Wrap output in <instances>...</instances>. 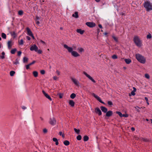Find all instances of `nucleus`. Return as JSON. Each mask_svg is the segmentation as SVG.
I'll return each mask as SVG.
<instances>
[{
  "instance_id": "obj_36",
  "label": "nucleus",
  "mask_w": 152,
  "mask_h": 152,
  "mask_svg": "<svg viewBox=\"0 0 152 152\" xmlns=\"http://www.w3.org/2000/svg\"><path fill=\"white\" fill-rule=\"evenodd\" d=\"M142 140L145 142H149L150 141V139H148L147 138H142Z\"/></svg>"
},
{
  "instance_id": "obj_13",
  "label": "nucleus",
  "mask_w": 152,
  "mask_h": 152,
  "mask_svg": "<svg viewBox=\"0 0 152 152\" xmlns=\"http://www.w3.org/2000/svg\"><path fill=\"white\" fill-rule=\"evenodd\" d=\"M95 111L96 113H98L99 115H101L102 112L99 108L97 107L95 109Z\"/></svg>"
},
{
  "instance_id": "obj_1",
  "label": "nucleus",
  "mask_w": 152,
  "mask_h": 152,
  "mask_svg": "<svg viewBox=\"0 0 152 152\" xmlns=\"http://www.w3.org/2000/svg\"><path fill=\"white\" fill-rule=\"evenodd\" d=\"M64 48L66 49L68 52L71 53V55L74 57H78L80 56V54L77 52L73 50V48L71 47L68 46L66 44L64 45Z\"/></svg>"
},
{
  "instance_id": "obj_59",
  "label": "nucleus",
  "mask_w": 152,
  "mask_h": 152,
  "mask_svg": "<svg viewBox=\"0 0 152 152\" xmlns=\"http://www.w3.org/2000/svg\"><path fill=\"white\" fill-rule=\"evenodd\" d=\"M40 42L42 43V44H43L44 45H45V42L41 40H40Z\"/></svg>"
},
{
  "instance_id": "obj_11",
  "label": "nucleus",
  "mask_w": 152,
  "mask_h": 152,
  "mask_svg": "<svg viewBox=\"0 0 152 152\" xmlns=\"http://www.w3.org/2000/svg\"><path fill=\"white\" fill-rule=\"evenodd\" d=\"M42 92L43 94H44L45 96L49 99L50 101H52V99L50 97V96L47 94L45 91L44 90L42 91Z\"/></svg>"
},
{
  "instance_id": "obj_62",
  "label": "nucleus",
  "mask_w": 152,
  "mask_h": 152,
  "mask_svg": "<svg viewBox=\"0 0 152 152\" xmlns=\"http://www.w3.org/2000/svg\"><path fill=\"white\" fill-rule=\"evenodd\" d=\"M132 130V131H134L135 130V129L134 128L132 127L131 128V129Z\"/></svg>"
},
{
  "instance_id": "obj_14",
  "label": "nucleus",
  "mask_w": 152,
  "mask_h": 152,
  "mask_svg": "<svg viewBox=\"0 0 152 152\" xmlns=\"http://www.w3.org/2000/svg\"><path fill=\"white\" fill-rule=\"evenodd\" d=\"M102 111L105 113H106L107 111V109L104 106H101L100 107Z\"/></svg>"
},
{
  "instance_id": "obj_45",
  "label": "nucleus",
  "mask_w": 152,
  "mask_h": 152,
  "mask_svg": "<svg viewBox=\"0 0 152 152\" xmlns=\"http://www.w3.org/2000/svg\"><path fill=\"white\" fill-rule=\"evenodd\" d=\"M23 12L22 10H20L18 12V14L20 15H22L23 14Z\"/></svg>"
},
{
  "instance_id": "obj_29",
  "label": "nucleus",
  "mask_w": 152,
  "mask_h": 152,
  "mask_svg": "<svg viewBox=\"0 0 152 152\" xmlns=\"http://www.w3.org/2000/svg\"><path fill=\"white\" fill-rule=\"evenodd\" d=\"M146 38L147 39H151L152 38V36L151 34L149 33L147 35Z\"/></svg>"
},
{
  "instance_id": "obj_18",
  "label": "nucleus",
  "mask_w": 152,
  "mask_h": 152,
  "mask_svg": "<svg viewBox=\"0 0 152 152\" xmlns=\"http://www.w3.org/2000/svg\"><path fill=\"white\" fill-rule=\"evenodd\" d=\"M76 31L77 33H79L81 34H83L84 32V30H82L80 29H77Z\"/></svg>"
},
{
  "instance_id": "obj_57",
  "label": "nucleus",
  "mask_w": 152,
  "mask_h": 152,
  "mask_svg": "<svg viewBox=\"0 0 152 152\" xmlns=\"http://www.w3.org/2000/svg\"><path fill=\"white\" fill-rule=\"evenodd\" d=\"M22 108L23 110H25L26 109V107L24 106L22 107Z\"/></svg>"
},
{
  "instance_id": "obj_38",
  "label": "nucleus",
  "mask_w": 152,
  "mask_h": 152,
  "mask_svg": "<svg viewBox=\"0 0 152 152\" xmlns=\"http://www.w3.org/2000/svg\"><path fill=\"white\" fill-rule=\"evenodd\" d=\"M81 138L82 137L80 135H78L77 137V139L79 140H80Z\"/></svg>"
},
{
  "instance_id": "obj_60",
  "label": "nucleus",
  "mask_w": 152,
  "mask_h": 152,
  "mask_svg": "<svg viewBox=\"0 0 152 152\" xmlns=\"http://www.w3.org/2000/svg\"><path fill=\"white\" fill-rule=\"evenodd\" d=\"M26 38L28 39V40H30V39H31V38H30V37H29L28 36H27L26 37Z\"/></svg>"
},
{
  "instance_id": "obj_49",
  "label": "nucleus",
  "mask_w": 152,
  "mask_h": 152,
  "mask_svg": "<svg viewBox=\"0 0 152 152\" xmlns=\"http://www.w3.org/2000/svg\"><path fill=\"white\" fill-rule=\"evenodd\" d=\"M128 116V115L127 114H122V117H127Z\"/></svg>"
},
{
  "instance_id": "obj_26",
  "label": "nucleus",
  "mask_w": 152,
  "mask_h": 152,
  "mask_svg": "<svg viewBox=\"0 0 152 152\" xmlns=\"http://www.w3.org/2000/svg\"><path fill=\"white\" fill-rule=\"evenodd\" d=\"M89 139L88 137L87 136H85L83 137V140L85 141H87Z\"/></svg>"
},
{
  "instance_id": "obj_33",
  "label": "nucleus",
  "mask_w": 152,
  "mask_h": 152,
  "mask_svg": "<svg viewBox=\"0 0 152 152\" xmlns=\"http://www.w3.org/2000/svg\"><path fill=\"white\" fill-rule=\"evenodd\" d=\"M112 37L114 39V40L117 42H118V38L115 37L114 36H113Z\"/></svg>"
},
{
  "instance_id": "obj_63",
  "label": "nucleus",
  "mask_w": 152,
  "mask_h": 152,
  "mask_svg": "<svg viewBox=\"0 0 152 152\" xmlns=\"http://www.w3.org/2000/svg\"><path fill=\"white\" fill-rule=\"evenodd\" d=\"M59 134L60 135H61L63 134L62 132H59Z\"/></svg>"
},
{
  "instance_id": "obj_31",
  "label": "nucleus",
  "mask_w": 152,
  "mask_h": 152,
  "mask_svg": "<svg viewBox=\"0 0 152 152\" xmlns=\"http://www.w3.org/2000/svg\"><path fill=\"white\" fill-rule=\"evenodd\" d=\"M74 130L75 131V132L77 134H79L80 133V130H79V129H77L76 128H74Z\"/></svg>"
},
{
  "instance_id": "obj_61",
  "label": "nucleus",
  "mask_w": 152,
  "mask_h": 152,
  "mask_svg": "<svg viewBox=\"0 0 152 152\" xmlns=\"http://www.w3.org/2000/svg\"><path fill=\"white\" fill-rule=\"evenodd\" d=\"M145 100H146V102H148V98H147V97H145Z\"/></svg>"
},
{
  "instance_id": "obj_27",
  "label": "nucleus",
  "mask_w": 152,
  "mask_h": 152,
  "mask_svg": "<svg viewBox=\"0 0 152 152\" xmlns=\"http://www.w3.org/2000/svg\"><path fill=\"white\" fill-rule=\"evenodd\" d=\"M28 58L26 57H24L23 58V62L24 63L27 62H28Z\"/></svg>"
},
{
  "instance_id": "obj_21",
  "label": "nucleus",
  "mask_w": 152,
  "mask_h": 152,
  "mask_svg": "<svg viewBox=\"0 0 152 152\" xmlns=\"http://www.w3.org/2000/svg\"><path fill=\"white\" fill-rule=\"evenodd\" d=\"M69 104L72 106L73 107L75 105V102L72 100H70L69 102Z\"/></svg>"
},
{
  "instance_id": "obj_4",
  "label": "nucleus",
  "mask_w": 152,
  "mask_h": 152,
  "mask_svg": "<svg viewBox=\"0 0 152 152\" xmlns=\"http://www.w3.org/2000/svg\"><path fill=\"white\" fill-rule=\"evenodd\" d=\"M144 6L147 11L152 10V4L149 1H147L145 2L144 4Z\"/></svg>"
},
{
  "instance_id": "obj_19",
  "label": "nucleus",
  "mask_w": 152,
  "mask_h": 152,
  "mask_svg": "<svg viewBox=\"0 0 152 152\" xmlns=\"http://www.w3.org/2000/svg\"><path fill=\"white\" fill-rule=\"evenodd\" d=\"M133 91H132L131 92V95H132L133 96H134L135 94V92L136 91V89L135 88L133 87Z\"/></svg>"
},
{
  "instance_id": "obj_40",
  "label": "nucleus",
  "mask_w": 152,
  "mask_h": 152,
  "mask_svg": "<svg viewBox=\"0 0 152 152\" xmlns=\"http://www.w3.org/2000/svg\"><path fill=\"white\" fill-rule=\"evenodd\" d=\"M112 58L113 59H116L117 58V56L116 55H114L112 56Z\"/></svg>"
},
{
  "instance_id": "obj_30",
  "label": "nucleus",
  "mask_w": 152,
  "mask_h": 152,
  "mask_svg": "<svg viewBox=\"0 0 152 152\" xmlns=\"http://www.w3.org/2000/svg\"><path fill=\"white\" fill-rule=\"evenodd\" d=\"M1 37L2 38L4 39H6V38L7 36L5 33H2L1 34Z\"/></svg>"
},
{
  "instance_id": "obj_34",
  "label": "nucleus",
  "mask_w": 152,
  "mask_h": 152,
  "mask_svg": "<svg viewBox=\"0 0 152 152\" xmlns=\"http://www.w3.org/2000/svg\"><path fill=\"white\" fill-rule=\"evenodd\" d=\"M15 73V71H11L10 72V75L11 76H12L14 75Z\"/></svg>"
},
{
  "instance_id": "obj_8",
  "label": "nucleus",
  "mask_w": 152,
  "mask_h": 152,
  "mask_svg": "<svg viewBox=\"0 0 152 152\" xmlns=\"http://www.w3.org/2000/svg\"><path fill=\"white\" fill-rule=\"evenodd\" d=\"M83 73L85 75L86 77L89 78L90 80L92 81L93 82L95 83L96 82L95 81L93 78L91 77L90 75H88L86 72H84Z\"/></svg>"
},
{
  "instance_id": "obj_46",
  "label": "nucleus",
  "mask_w": 152,
  "mask_h": 152,
  "mask_svg": "<svg viewBox=\"0 0 152 152\" xmlns=\"http://www.w3.org/2000/svg\"><path fill=\"white\" fill-rule=\"evenodd\" d=\"M58 94L60 98H62L63 96V94L59 93Z\"/></svg>"
},
{
  "instance_id": "obj_9",
  "label": "nucleus",
  "mask_w": 152,
  "mask_h": 152,
  "mask_svg": "<svg viewBox=\"0 0 152 152\" xmlns=\"http://www.w3.org/2000/svg\"><path fill=\"white\" fill-rule=\"evenodd\" d=\"M92 95L98 101H99L100 102L104 104V103L103 102H102L100 98L98 96L96 95L94 93H92Z\"/></svg>"
},
{
  "instance_id": "obj_22",
  "label": "nucleus",
  "mask_w": 152,
  "mask_h": 152,
  "mask_svg": "<svg viewBox=\"0 0 152 152\" xmlns=\"http://www.w3.org/2000/svg\"><path fill=\"white\" fill-rule=\"evenodd\" d=\"M72 16L73 17H75L76 18H77L78 17V12H75V14H72Z\"/></svg>"
},
{
  "instance_id": "obj_47",
  "label": "nucleus",
  "mask_w": 152,
  "mask_h": 152,
  "mask_svg": "<svg viewBox=\"0 0 152 152\" xmlns=\"http://www.w3.org/2000/svg\"><path fill=\"white\" fill-rule=\"evenodd\" d=\"M47 132H48V130L46 128H44L43 129V132L44 133H47Z\"/></svg>"
},
{
  "instance_id": "obj_10",
  "label": "nucleus",
  "mask_w": 152,
  "mask_h": 152,
  "mask_svg": "<svg viewBox=\"0 0 152 152\" xmlns=\"http://www.w3.org/2000/svg\"><path fill=\"white\" fill-rule=\"evenodd\" d=\"M86 24L90 27H93L95 26V24L93 22H87L86 23Z\"/></svg>"
},
{
  "instance_id": "obj_56",
  "label": "nucleus",
  "mask_w": 152,
  "mask_h": 152,
  "mask_svg": "<svg viewBox=\"0 0 152 152\" xmlns=\"http://www.w3.org/2000/svg\"><path fill=\"white\" fill-rule=\"evenodd\" d=\"M39 19V18L38 16H37L36 19H35V21L38 20Z\"/></svg>"
},
{
  "instance_id": "obj_52",
  "label": "nucleus",
  "mask_w": 152,
  "mask_h": 152,
  "mask_svg": "<svg viewBox=\"0 0 152 152\" xmlns=\"http://www.w3.org/2000/svg\"><path fill=\"white\" fill-rule=\"evenodd\" d=\"M19 63V62L17 59L16 60V61L15 62H14V64H17Z\"/></svg>"
},
{
  "instance_id": "obj_48",
  "label": "nucleus",
  "mask_w": 152,
  "mask_h": 152,
  "mask_svg": "<svg viewBox=\"0 0 152 152\" xmlns=\"http://www.w3.org/2000/svg\"><path fill=\"white\" fill-rule=\"evenodd\" d=\"M40 73L44 75L45 73V71L43 70H42L40 71Z\"/></svg>"
},
{
  "instance_id": "obj_12",
  "label": "nucleus",
  "mask_w": 152,
  "mask_h": 152,
  "mask_svg": "<svg viewBox=\"0 0 152 152\" xmlns=\"http://www.w3.org/2000/svg\"><path fill=\"white\" fill-rule=\"evenodd\" d=\"M13 44V42L12 40H10L8 41L7 42V45L8 48L9 49H10L11 48V47Z\"/></svg>"
},
{
  "instance_id": "obj_39",
  "label": "nucleus",
  "mask_w": 152,
  "mask_h": 152,
  "mask_svg": "<svg viewBox=\"0 0 152 152\" xmlns=\"http://www.w3.org/2000/svg\"><path fill=\"white\" fill-rule=\"evenodd\" d=\"M116 113L118 114L120 117H122V114L121 112L119 111H116Z\"/></svg>"
},
{
  "instance_id": "obj_51",
  "label": "nucleus",
  "mask_w": 152,
  "mask_h": 152,
  "mask_svg": "<svg viewBox=\"0 0 152 152\" xmlns=\"http://www.w3.org/2000/svg\"><path fill=\"white\" fill-rule=\"evenodd\" d=\"M36 62V61H32V62L29 64L30 65V66L31 65L34 64Z\"/></svg>"
},
{
  "instance_id": "obj_53",
  "label": "nucleus",
  "mask_w": 152,
  "mask_h": 152,
  "mask_svg": "<svg viewBox=\"0 0 152 152\" xmlns=\"http://www.w3.org/2000/svg\"><path fill=\"white\" fill-rule=\"evenodd\" d=\"M21 53H22V52L20 51H18V56H20V55H21Z\"/></svg>"
},
{
  "instance_id": "obj_55",
  "label": "nucleus",
  "mask_w": 152,
  "mask_h": 152,
  "mask_svg": "<svg viewBox=\"0 0 152 152\" xmlns=\"http://www.w3.org/2000/svg\"><path fill=\"white\" fill-rule=\"evenodd\" d=\"M56 73L58 75H60V72L58 70H56Z\"/></svg>"
},
{
  "instance_id": "obj_24",
  "label": "nucleus",
  "mask_w": 152,
  "mask_h": 152,
  "mask_svg": "<svg viewBox=\"0 0 152 152\" xmlns=\"http://www.w3.org/2000/svg\"><path fill=\"white\" fill-rule=\"evenodd\" d=\"M33 74L34 77H36L38 76V73L36 71H34L33 72Z\"/></svg>"
},
{
  "instance_id": "obj_5",
  "label": "nucleus",
  "mask_w": 152,
  "mask_h": 152,
  "mask_svg": "<svg viewBox=\"0 0 152 152\" xmlns=\"http://www.w3.org/2000/svg\"><path fill=\"white\" fill-rule=\"evenodd\" d=\"M30 50L31 51H35V52H37L38 53L41 54L42 51L40 50H38V48L37 46L35 44L31 45L30 48Z\"/></svg>"
},
{
  "instance_id": "obj_16",
  "label": "nucleus",
  "mask_w": 152,
  "mask_h": 152,
  "mask_svg": "<svg viewBox=\"0 0 152 152\" xmlns=\"http://www.w3.org/2000/svg\"><path fill=\"white\" fill-rule=\"evenodd\" d=\"M26 30L27 31V34L29 36H30L33 34L29 28H27Z\"/></svg>"
},
{
  "instance_id": "obj_20",
  "label": "nucleus",
  "mask_w": 152,
  "mask_h": 152,
  "mask_svg": "<svg viewBox=\"0 0 152 152\" xmlns=\"http://www.w3.org/2000/svg\"><path fill=\"white\" fill-rule=\"evenodd\" d=\"M124 61L126 63L128 64H130L131 62V60L129 58L125 59Z\"/></svg>"
},
{
  "instance_id": "obj_44",
  "label": "nucleus",
  "mask_w": 152,
  "mask_h": 152,
  "mask_svg": "<svg viewBox=\"0 0 152 152\" xmlns=\"http://www.w3.org/2000/svg\"><path fill=\"white\" fill-rule=\"evenodd\" d=\"M145 77L147 79H148L150 78V76L148 74H145Z\"/></svg>"
},
{
  "instance_id": "obj_37",
  "label": "nucleus",
  "mask_w": 152,
  "mask_h": 152,
  "mask_svg": "<svg viewBox=\"0 0 152 152\" xmlns=\"http://www.w3.org/2000/svg\"><path fill=\"white\" fill-rule=\"evenodd\" d=\"M18 43L19 45H23V41L22 39L18 41Z\"/></svg>"
},
{
  "instance_id": "obj_7",
  "label": "nucleus",
  "mask_w": 152,
  "mask_h": 152,
  "mask_svg": "<svg viewBox=\"0 0 152 152\" xmlns=\"http://www.w3.org/2000/svg\"><path fill=\"white\" fill-rule=\"evenodd\" d=\"M49 123L52 125H55L56 124V121L54 117L50 118L49 122Z\"/></svg>"
},
{
  "instance_id": "obj_6",
  "label": "nucleus",
  "mask_w": 152,
  "mask_h": 152,
  "mask_svg": "<svg viewBox=\"0 0 152 152\" xmlns=\"http://www.w3.org/2000/svg\"><path fill=\"white\" fill-rule=\"evenodd\" d=\"M70 79L72 82L75 86H80L79 81L74 77H70Z\"/></svg>"
},
{
  "instance_id": "obj_25",
  "label": "nucleus",
  "mask_w": 152,
  "mask_h": 152,
  "mask_svg": "<svg viewBox=\"0 0 152 152\" xmlns=\"http://www.w3.org/2000/svg\"><path fill=\"white\" fill-rule=\"evenodd\" d=\"M64 143L65 145L67 146L69 144V142L67 140H65L64 142Z\"/></svg>"
},
{
  "instance_id": "obj_43",
  "label": "nucleus",
  "mask_w": 152,
  "mask_h": 152,
  "mask_svg": "<svg viewBox=\"0 0 152 152\" xmlns=\"http://www.w3.org/2000/svg\"><path fill=\"white\" fill-rule=\"evenodd\" d=\"M108 104L110 106L113 105V104L112 102L110 101H108L107 102Z\"/></svg>"
},
{
  "instance_id": "obj_41",
  "label": "nucleus",
  "mask_w": 152,
  "mask_h": 152,
  "mask_svg": "<svg viewBox=\"0 0 152 152\" xmlns=\"http://www.w3.org/2000/svg\"><path fill=\"white\" fill-rule=\"evenodd\" d=\"M134 108L135 109H136L137 111L138 112H139L140 111V110L139 109L140 108L138 106H135L134 107Z\"/></svg>"
},
{
  "instance_id": "obj_32",
  "label": "nucleus",
  "mask_w": 152,
  "mask_h": 152,
  "mask_svg": "<svg viewBox=\"0 0 152 152\" xmlns=\"http://www.w3.org/2000/svg\"><path fill=\"white\" fill-rule=\"evenodd\" d=\"M12 36H13L14 38H15L17 36V34L14 31L13 32L11 33Z\"/></svg>"
},
{
  "instance_id": "obj_64",
  "label": "nucleus",
  "mask_w": 152,
  "mask_h": 152,
  "mask_svg": "<svg viewBox=\"0 0 152 152\" xmlns=\"http://www.w3.org/2000/svg\"><path fill=\"white\" fill-rule=\"evenodd\" d=\"M30 36L33 39H34V35H33V34H32V35H31Z\"/></svg>"
},
{
  "instance_id": "obj_17",
  "label": "nucleus",
  "mask_w": 152,
  "mask_h": 152,
  "mask_svg": "<svg viewBox=\"0 0 152 152\" xmlns=\"http://www.w3.org/2000/svg\"><path fill=\"white\" fill-rule=\"evenodd\" d=\"M113 114V112L111 111H109L107 112L106 113V116L107 117H110Z\"/></svg>"
},
{
  "instance_id": "obj_3",
  "label": "nucleus",
  "mask_w": 152,
  "mask_h": 152,
  "mask_svg": "<svg viewBox=\"0 0 152 152\" xmlns=\"http://www.w3.org/2000/svg\"><path fill=\"white\" fill-rule=\"evenodd\" d=\"M134 41L136 45L139 47H140L142 46V42L138 37L135 36L134 38Z\"/></svg>"
},
{
  "instance_id": "obj_58",
  "label": "nucleus",
  "mask_w": 152,
  "mask_h": 152,
  "mask_svg": "<svg viewBox=\"0 0 152 152\" xmlns=\"http://www.w3.org/2000/svg\"><path fill=\"white\" fill-rule=\"evenodd\" d=\"M36 21V23L38 25H39L40 23V22H39V21L37 20V21Z\"/></svg>"
},
{
  "instance_id": "obj_42",
  "label": "nucleus",
  "mask_w": 152,
  "mask_h": 152,
  "mask_svg": "<svg viewBox=\"0 0 152 152\" xmlns=\"http://www.w3.org/2000/svg\"><path fill=\"white\" fill-rule=\"evenodd\" d=\"M2 56H1V57L2 59H4V55H5L4 52H2Z\"/></svg>"
},
{
  "instance_id": "obj_2",
  "label": "nucleus",
  "mask_w": 152,
  "mask_h": 152,
  "mask_svg": "<svg viewBox=\"0 0 152 152\" xmlns=\"http://www.w3.org/2000/svg\"><path fill=\"white\" fill-rule=\"evenodd\" d=\"M136 59L140 63L145 64L146 62V59L141 54H137L135 55Z\"/></svg>"
},
{
  "instance_id": "obj_15",
  "label": "nucleus",
  "mask_w": 152,
  "mask_h": 152,
  "mask_svg": "<svg viewBox=\"0 0 152 152\" xmlns=\"http://www.w3.org/2000/svg\"><path fill=\"white\" fill-rule=\"evenodd\" d=\"M77 50L78 52L80 53H82L84 52V50L83 48L81 47H79L78 48Z\"/></svg>"
},
{
  "instance_id": "obj_54",
  "label": "nucleus",
  "mask_w": 152,
  "mask_h": 152,
  "mask_svg": "<svg viewBox=\"0 0 152 152\" xmlns=\"http://www.w3.org/2000/svg\"><path fill=\"white\" fill-rule=\"evenodd\" d=\"M30 65L29 64H28L27 65H26V69H28L29 68V66H30Z\"/></svg>"
},
{
  "instance_id": "obj_28",
  "label": "nucleus",
  "mask_w": 152,
  "mask_h": 152,
  "mask_svg": "<svg viewBox=\"0 0 152 152\" xmlns=\"http://www.w3.org/2000/svg\"><path fill=\"white\" fill-rule=\"evenodd\" d=\"M76 94L74 93H72L70 95V98L72 99H74L76 97Z\"/></svg>"
},
{
  "instance_id": "obj_35",
  "label": "nucleus",
  "mask_w": 152,
  "mask_h": 152,
  "mask_svg": "<svg viewBox=\"0 0 152 152\" xmlns=\"http://www.w3.org/2000/svg\"><path fill=\"white\" fill-rule=\"evenodd\" d=\"M17 49L16 48H15L11 50V53L12 54H14L15 53Z\"/></svg>"
},
{
  "instance_id": "obj_50",
  "label": "nucleus",
  "mask_w": 152,
  "mask_h": 152,
  "mask_svg": "<svg viewBox=\"0 0 152 152\" xmlns=\"http://www.w3.org/2000/svg\"><path fill=\"white\" fill-rule=\"evenodd\" d=\"M53 79L55 80H56L58 79V78L56 76H53Z\"/></svg>"
},
{
  "instance_id": "obj_23",
  "label": "nucleus",
  "mask_w": 152,
  "mask_h": 152,
  "mask_svg": "<svg viewBox=\"0 0 152 152\" xmlns=\"http://www.w3.org/2000/svg\"><path fill=\"white\" fill-rule=\"evenodd\" d=\"M53 141L56 142V145H58V142L57 138H53Z\"/></svg>"
}]
</instances>
